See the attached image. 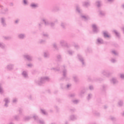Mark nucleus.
I'll list each match as a JSON object with an SVG mask.
<instances>
[{
	"mask_svg": "<svg viewBox=\"0 0 124 124\" xmlns=\"http://www.w3.org/2000/svg\"><path fill=\"white\" fill-rule=\"evenodd\" d=\"M121 77H122V78L124 77V76L121 75Z\"/></svg>",
	"mask_w": 124,
	"mask_h": 124,
	"instance_id": "obj_4",
	"label": "nucleus"
},
{
	"mask_svg": "<svg viewBox=\"0 0 124 124\" xmlns=\"http://www.w3.org/2000/svg\"><path fill=\"white\" fill-rule=\"evenodd\" d=\"M24 3L26 4H27V1L26 0H24Z\"/></svg>",
	"mask_w": 124,
	"mask_h": 124,
	"instance_id": "obj_3",
	"label": "nucleus"
},
{
	"mask_svg": "<svg viewBox=\"0 0 124 124\" xmlns=\"http://www.w3.org/2000/svg\"><path fill=\"white\" fill-rule=\"evenodd\" d=\"M104 35L105 37H109V35H108V33L107 32H104Z\"/></svg>",
	"mask_w": 124,
	"mask_h": 124,
	"instance_id": "obj_1",
	"label": "nucleus"
},
{
	"mask_svg": "<svg viewBox=\"0 0 124 124\" xmlns=\"http://www.w3.org/2000/svg\"><path fill=\"white\" fill-rule=\"evenodd\" d=\"M31 6H32V7H36V6H37V5H36L35 4H32Z\"/></svg>",
	"mask_w": 124,
	"mask_h": 124,
	"instance_id": "obj_2",
	"label": "nucleus"
}]
</instances>
